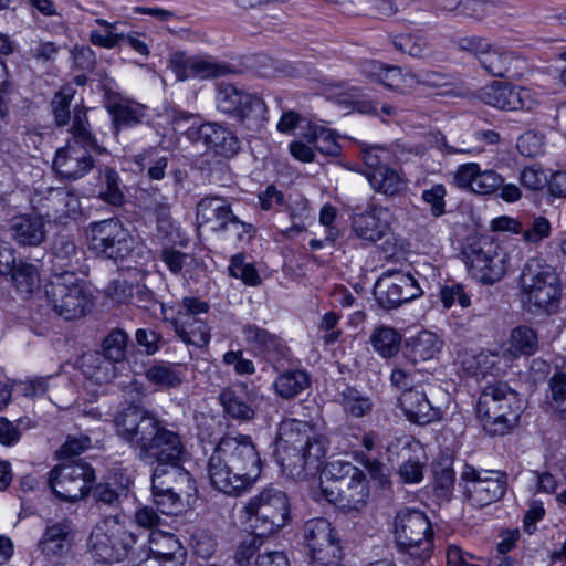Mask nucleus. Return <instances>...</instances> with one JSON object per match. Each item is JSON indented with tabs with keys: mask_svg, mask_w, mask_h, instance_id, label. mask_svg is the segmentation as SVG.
<instances>
[{
	"mask_svg": "<svg viewBox=\"0 0 566 566\" xmlns=\"http://www.w3.org/2000/svg\"><path fill=\"white\" fill-rule=\"evenodd\" d=\"M279 462L292 476L303 478L307 471H317L326 455V439L313 427L297 419L280 423L276 438Z\"/></svg>",
	"mask_w": 566,
	"mask_h": 566,
	"instance_id": "obj_1",
	"label": "nucleus"
},
{
	"mask_svg": "<svg viewBox=\"0 0 566 566\" xmlns=\"http://www.w3.org/2000/svg\"><path fill=\"white\" fill-rule=\"evenodd\" d=\"M70 138L66 145L56 150L53 161L54 170L69 180L84 177L94 167L90 150L98 154L104 151L91 130L87 109L83 105L73 108L72 125L69 127Z\"/></svg>",
	"mask_w": 566,
	"mask_h": 566,
	"instance_id": "obj_2",
	"label": "nucleus"
},
{
	"mask_svg": "<svg viewBox=\"0 0 566 566\" xmlns=\"http://www.w3.org/2000/svg\"><path fill=\"white\" fill-rule=\"evenodd\" d=\"M523 410L520 394L504 381L488 384L476 403L478 418L490 436L510 433L518 424Z\"/></svg>",
	"mask_w": 566,
	"mask_h": 566,
	"instance_id": "obj_3",
	"label": "nucleus"
},
{
	"mask_svg": "<svg viewBox=\"0 0 566 566\" xmlns=\"http://www.w3.org/2000/svg\"><path fill=\"white\" fill-rule=\"evenodd\" d=\"M245 437L222 439L216 452L209 459L208 474L214 489L238 496L248 485L245 470Z\"/></svg>",
	"mask_w": 566,
	"mask_h": 566,
	"instance_id": "obj_4",
	"label": "nucleus"
},
{
	"mask_svg": "<svg viewBox=\"0 0 566 566\" xmlns=\"http://www.w3.org/2000/svg\"><path fill=\"white\" fill-rule=\"evenodd\" d=\"M290 518L286 494L269 484L250 497V549L282 528Z\"/></svg>",
	"mask_w": 566,
	"mask_h": 566,
	"instance_id": "obj_5",
	"label": "nucleus"
},
{
	"mask_svg": "<svg viewBox=\"0 0 566 566\" xmlns=\"http://www.w3.org/2000/svg\"><path fill=\"white\" fill-rule=\"evenodd\" d=\"M331 480L322 485L325 499L336 506L359 511L369 496V488L365 473L349 462L329 464Z\"/></svg>",
	"mask_w": 566,
	"mask_h": 566,
	"instance_id": "obj_6",
	"label": "nucleus"
},
{
	"mask_svg": "<svg viewBox=\"0 0 566 566\" xmlns=\"http://www.w3.org/2000/svg\"><path fill=\"white\" fill-rule=\"evenodd\" d=\"M44 293L54 314L65 321L84 316L90 304L85 282L69 270L52 273L44 286Z\"/></svg>",
	"mask_w": 566,
	"mask_h": 566,
	"instance_id": "obj_7",
	"label": "nucleus"
},
{
	"mask_svg": "<svg viewBox=\"0 0 566 566\" xmlns=\"http://www.w3.org/2000/svg\"><path fill=\"white\" fill-rule=\"evenodd\" d=\"M520 283L522 296L530 306L548 312L559 302L558 275L555 269L543 259L527 260L523 266Z\"/></svg>",
	"mask_w": 566,
	"mask_h": 566,
	"instance_id": "obj_8",
	"label": "nucleus"
},
{
	"mask_svg": "<svg viewBox=\"0 0 566 566\" xmlns=\"http://www.w3.org/2000/svg\"><path fill=\"white\" fill-rule=\"evenodd\" d=\"M394 534L400 551L420 560L430 557L433 534L428 517L421 511L399 510L394 520Z\"/></svg>",
	"mask_w": 566,
	"mask_h": 566,
	"instance_id": "obj_9",
	"label": "nucleus"
},
{
	"mask_svg": "<svg viewBox=\"0 0 566 566\" xmlns=\"http://www.w3.org/2000/svg\"><path fill=\"white\" fill-rule=\"evenodd\" d=\"M465 263L472 275L485 284L499 282L509 268L505 249L490 237H481L463 251Z\"/></svg>",
	"mask_w": 566,
	"mask_h": 566,
	"instance_id": "obj_10",
	"label": "nucleus"
},
{
	"mask_svg": "<svg viewBox=\"0 0 566 566\" xmlns=\"http://www.w3.org/2000/svg\"><path fill=\"white\" fill-rule=\"evenodd\" d=\"M136 543L134 533L115 517H107L97 523L88 537V548L93 557L103 563L123 560Z\"/></svg>",
	"mask_w": 566,
	"mask_h": 566,
	"instance_id": "obj_11",
	"label": "nucleus"
},
{
	"mask_svg": "<svg viewBox=\"0 0 566 566\" xmlns=\"http://www.w3.org/2000/svg\"><path fill=\"white\" fill-rule=\"evenodd\" d=\"M361 159L365 164L364 175L371 188L387 197L401 195L408 187V179L401 169L389 165L391 153L380 146L361 149Z\"/></svg>",
	"mask_w": 566,
	"mask_h": 566,
	"instance_id": "obj_12",
	"label": "nucleus"
},
{
	"mask_svg": "<svg viewBox=\"0 0 566 566\" xmlns=\"http://www.w3.org/2000/svg\"><path fill=\"white\" fill-rule=\"evenodd\" d=\"M94 481V469L82 460L54 467L48 479L54 495L65 502L83 500L92 491Z\"/></svg>",
	"mask_w": 566,
	"mask_h": 566,
	"instance_id": "obj_13",
	"label": "nucleus"
},
{
	"mask_svg": "<svg viewBox=\"0 0 566 566\" xmlns=\"http://www.w3.org/2000/svg\"><path fill=\"white\" fill-rule=\"evenodd\" d=\"M161 421L148 410L130 405L119 410L114 418L116 434L140 455L156 434Z\"/></svg>",
	"mask_w": 566,
	"mask_h": 566,
	"instance_id": "obj_14",
	"label": "nucleus"
},
{
	"mask_svg": "<svg viewBox=\"0 0 566 566\" xmlns=\"http://www.w3.org/2000/svg\"><path fill=\"white\" fill-rule=\"evenodd\" d=\"M90 249L97 255L124 260L133 251V238L118 219L92 222L88 227Z\"/></svg>",
	"mask_w": 566,
	"mask_h": 566,
	"instance_id": "obj_15",
	"label": "nucleus"
},
{
	"mask_svg": "<svg viewBox=\"0 0 566 566\" xmlns=\"http://www.w3.org/2000/svg\"><path fill=\"white\" fill-rule=\"evenodd\" d=\"M462 50L475 55L486 73L495 77H513L516 75L520 57L515 52L493 45L488 39L468 36L460 41Z\"/></svg>",
	"mask_w": 566,
	"mask_h": 566,
	"instance_id": "obj_16",
	"label": "nucleus"
},
{
	"mask_svg": "<svg viewBox=\"0 0 566 566\" xmlns=\"http://www.w3.org/2000/svg\"><path fill=\"white\" fill-rule=\"evenodd\" d=\"M464 493L474 506L483 507L501 500L507 489V475L502 471L476 470L467 465L462 472Z\"/></svg>",
	"mask_w": 566,
	"mask_h": 566,
	"instance_id": "obj_17",
	"label": "nucleus"
},
{
	"mask_svg": "<svg viewBox=\"0 0 566 566\" xmlns=\"http://www.w3.org/2000/svg\"><path fill=\"white\" fill-rule=\"evenodd\" d=\"M423 294L418 280L411 273L387 271L377 280L374 295L380 307L398 308Z\"/></svg>",
	"mask_w": 566,
	"mask_h": 566,
	"instance_id": "obj_18",
	"label": "nucleus"
},
{
	"mask_svg": "<svg viewBox=\"0 0 566 566\" xmlns=\"http://www.w3.org/2000/svg\"><path fill=\"white\" fill-rule=\"evenodd\" d=\"M129 342L128 334L120 328H113L102 342L104 359L97 355L85 357L95 368L90 377L98 384L109 382L116 376V363L124 361Z\"/></svg>",
	"mask_w": 566,
	"mask_h": 566,
	"instance_id": "obj_19",
	"label": "nucleus"
},
{
	"mask_svg": "<svg viewBox=\"0 0 566 566\" xmlns=\"http://www.w3.org/2000/svg\"><path fill=\"white\" fill-rule=\"evenodd\" d=\"M31 203L40 214L59 223H65L67 219L75 218L80 212L78 197L62 187L36 190L31 198Z\"/></svg>",
	"mask_w": 566,
	"mask_h": 566,
	"instance_id": "obj_20",
	"label": "nucleus"
},
{
	"mask_svg": "<svg viewBox=\"0 0 566 566\" xmlns=\"http://www.w3.org/2000/svg\"><path fill=\"white\" fill-rule=\"evenodd\" d=\"M156 431L138 458L147 463H157L163 467L181 463L186 449L180 436L166 428L163 422Z\"/></svg>",
	"mask_w": 566,
	"mask_h": 566,
	"instance_id": "obj_21",
	"label": "nucleus"
},
{
	"mask_svg": "<svg viewBox=\"0 0 566 566\" xmlns=\"http://www.w3.org/2000/svg\"><path fill=\"white\" fill-rule=\"evenodd\" d=\"M197 222L199 226H209L213 231L223 230L230 224L238 230V240L247 232L245 223L241 222L226 200L219 197H207L198 202Z\"/></svg>",
	"mask_w": 566,
	"mask_h": 566,
	"instance_id": "obj_22",
	"label": "nucleus"
},
{
	"mask_svg": "<svg viewBox=\"0 0 566 566\" xmlns=\"http://www.w3.org/2000/svg\"><path fill=\"white\" fill-rule=\"evenodd\" d=\"M169 64L179 81H186L190 77L209 80L226 75L230 71L226 64L217 63L207 57H188L180 51L171 55Z\"/></svg>",
	"mask_w": 566,
	"mask_h": 566,
	"instance_id": "obj_23",
	"label": "nucleus"
},
{
	"mask_svg": "<svg viewBox=\"0 0 566 566\" xmlns=\"http://www.w3.org/2000/svg\"><path fill=\"white\" fill-rule=\"evenodd\" d=\"M391 221L392 214L388 208L371 206L354 217L352 227L359 239L376 242L390 232Z\"/></svg>",
	"mask_w": 566,
	"mask_h": 566,
	"instance_id": "obj_24",
	"label": "nucleus"
},
{
	"mask_svg": "<svg viewBox=\"0 0 566 566\" xmlns=\"http://www.w3.org/2000/svg\"><path fill=\"white\" fill-rule=\"evenodd\" d=\"M187 137L224 157L233 156L239 148L235 136L216 123H206L197 128H190L187 132Z\"/></svg>",
	"mask_w": 566,
	"mask_h": 566,
	"instance_id": "obj_25",
	"label": "nucleus"
},
{
	"mask_svg": "<svg viewBox=\"0 0 566 566\" xmlns=\"http://www.w3.org/2000/svg\"><path fill=\"white\" fill-rule=\"evenodd\" d=\"M400 406L410 421L421 426L437 421L442 416L441 409L432 406L419 386L402 391Z\"/></svg>",
	"mask_w": 566,
	"mask_h": 566,
	"instance_id": "obj_26",
	"label": "nucleus"
},
{
	"mask_svg": "<svg viewBox=\"0 0 566 566\" xmlns=\"http://www.w3.org/2000/svg\"><path fill=\"white\" fill-rule=\"evenodd\" d=\"M160 479L159 473L151 479L153 501L157 510L166 515H177L185 510L189 500L186 495L174 492V488L169 483Z\"/></svg>",
	"mask_w": 566,
	"mask_h": 566,
	"instance_id": "obj_27",
	"label": "nucleus"
},
{
	"mask_svg": "<svg viewBox=\"0 0 566 566\" xmlns=\"http://www.w3.org/2000/svg\"><path fill=\"white\" fill-rule=\"evenodd\" d=\"M481 98L488 105L505 111H516L524 106L522 91L506 83L494 82L482 91Z\"/></svg>",
	"mask_w": 566,
	"mask_h": 566,
	"instance_id": "obj_28",
	"label": "nucleus"
},
{
	"mask_svg": "<svg viewBox=\"0 0 566 566\" xmlns=\"http://www.w3.org/2000/svg\"><path fill=\"white\" fill-rule=\"evenodd\" d=\"M11 233L21 245L36 247L46 235L44 223L39 216H19L12 219Z\"/></svg>",
	"mask_w": 566,
	"mask_h": 566,
	"instance_id": "obj_29",
	"label": "nucleus"
},
{
	"mask_svg": "<svg viewBox=\"0 0 566 566\" xmlns=\"http://www.w3.org/2000/svg\"><path fill=\"white\" fill-rule=\"evenodd\" d=\"M217 105L222 113L233 115L243 122L248 105L244 88L232 83L221 82L218 85Z\"/></svg>",
	"mask_w": 566,
	"mask_h": 566,
	"instance_id": "obj_30",
	"label": "nucleus"
},
{
	"mask_svg": "<svg viewBox=\"0 0 566 566\" xmlns=\"http://www.w3.org/2000/svg\"><path fill=\"white\" fill-rule=\"evenodd\" d=\"M106 108L113 116L115 134L122 128L139 124L144 117V107L127 99L109 98Z\"/></svg>",
	"mask_w": 566,
	"mask_h": 566,
	"instance_id": "obj_31",
	"label": "nucleus"
},
{
	"mask_svg": "<svg viewBox=\"0 0 566 566\" xmlns=\"http://www.w3.org/2000/svg\"><path fill=\"white\" fill-rule=\"evenodd\" d=\"M149 553L163 557L165 560H178L184 566L185 551L179 539L169 533L151 532L149 536Z\"/></svg>",
	"mask_w": 566,
	"mask_h": 566,
	"instance_id": "obj_32",
	"label": "nucleus"
},
{
	"mask_svg": "<svg viewBox=\"0 0 566 566\" xmlns=\"http://www.w3.org/2000/svg\"><path fill=\"white\" fill-rule=\"evenodd\" d=\"M157 473H159L161 480L167 481L168 479V481H170L169 483L174 488V492L177 491L186 495L187 499L196 494L197 488L195 480L188 471L181 468L180 463L167 467L157 465L154 469L151 479H155Z\"/></svg>",
	"mask_w": 566,
	"mask_h": 566,
	"instance_id": "obj_33",
	"label": "nucleus"
},
{
	"mask_svg": "<svg viewBox=\"0 0 566 566\" xmlns=\"http://www.w3.org/2000/svg\"><path fill=\"white\" fill-rule=\"evenodd\" d=\"M311 385L310 376L301 369H291L282 373L274 382L275 392L284 398L291 399L298 396Z\"/></svg>",
	"mask_w": 566,
	"mask_h": 566,
	"instance_id": "obj_34",
	"label": "nucleus"
},
{
	"mask_svg": "<svg viewBox=\"0 0 566 566\" xmlns=\"http://www.w3.org/2000/svg\"><path fill=\"white\" fill-rule=\"evenodd\" d=\"M441 348L437 335L431 332H421L407 343V356L412 363L432 359Z\"/></svg>",
	"mask_w": 566,
	"mask_h": 566,
	"instance_id": "obj_35",
	"label": "nucleus"
},
{
	"mask_svg": "<svg viewBox=\"0 0 566 566\" xmlns=\"http://www.w3.org/2000/svg\"><path fill=\"white\" fill-rule=\"evenodd\" d=\"M336 400L347 413L355 418L364 417L373 408L369 397L346 384L338 388Z\"/></svg>",
	"mask_w": 566,
	"mask_h": 566,
	"instance_id": "obj_36",
	"label": "nucleus"
},
{
	"mask_svg": "<svg viewBox=\"0 0 566 566\" xmlns=\"http://www.w3.org/2000/svg\"><path fill=\"white\" fill-rule=\"evenodd\" d=\"M537 348L538 337L536 332L530 326L522 325L512 329L505 353H509L512 357L531 356L536 353Z\"/></svg>",
	"mask_w": 566,
	"mask_h": 566,
	"instance_id": "obj_37",
	"label": "nucleus"
},
{
	"mask_svg": "<svg viewBox=\"0 0 566 566\" xmlns=\"http://www.w3.org/2000/svg\"><path fill=\"white\" fill-rule=\"evenodd\" d=\"M71 528L65 523L48 526L39 542V548L46 555H57L65 552L70 545Z\"/></svg>",
	"mask_w": 566,
	"mask_h": 566,
	"instance_id": "obj_38",
	"label": "nucleus"
},
{
	"mask_svg": "<svg viewBox=\"0 0 566 566\" xmlns=\"http://www.w3.org/2000/svg\"><path fill=\"white\" fill-rule=\"evenodd\" d=\"M303 136L325 156L337 157L342 153V147L338 144L334 132L326 127L311 124L307 126Z\"/></svg>",
	"mask_w": 566,
	"mask_h": 566,
	"instance_id": "obj_39",
	"label": "nucleus"
},
{
	"mask_svg": "<svg viewBox=\"0 0 566 566\" xmlns=\"http://www.w3.org/2000/svg\"><path fill=\"white\" fill-rule=\"evenodd\" d=\"M174 325L176 333L185 343L202 346L208 344L210 339V333L206 322L198 317L176 319Z\"/></svg>",
	"mask_w": 566,
	"mask_h": 566,
	"instance_id": "obj_40",
	"label": "nucleus"
},
{
	"mask_svg": "<svg viewBox=\"0 0 566 566\" xmlns=\"http://www.w3.org/2000/svg\"><path fill=\"white\" fill-rule=\"evenodd\" d=\"M148 381L163 389L176 388L182 382V374L177 365L158 361L145 373Z\"/></svg>",
	"mask_w": 566,
	"mask_h": 566,
	"instance_id": "obj_41",
	"label": "nucleus"
},
{
	"mask_svg": "<svg viewBox=\"0 0 566 566\" xmlns=\"http://www.w3.org/2000/svg\"><path fill=\"white\" fill-rule=\"evenodd\" d=\"M52 255L56 269L66 268V270L75 272V266L80 263L83 252L69 238L59 237L54 241Z\"/></svg>",
	"mask_w": 566,
	"mask_h": 566,
	"instance_id": "obj_42",
	"label": "nucleus"
},
{
	"mask_svg": "<svg viewBox=\"0 0 566 566\" xmlns=\"http://www.w3.org/2000/svg\"><path fill=\"white\" fill-rule=\"evenodd\" d=\"M401 336L392 327L378 326L370 335V344L375 352L384 358L395 356L400 347Z\"/></svg>",
	"mask_w": 566,
	"mask_h": 566,
	"instance_id": "obj_43",
	"label": "nucleus"
},
{
	"mask_svg": "<svg viewBox=\"0 0 566 566\" xmlns=\"http://www.w3.org/2000/svg\"><path fill=\"white\" fill-rule=\"evenodd\" d=\"M12 282L17 291L23 296L32 295L40 287V273L38 268L29 263L12 266Z\"/></svg>",
	"mask_w": 566,
	"mask_h": 566,
	"instance_id": "obj_44",
	"label": "nucleus"
},
{
	"mask_svg": "<svg viewBox=\"0 0 566 566\" xmlns=\"http://www.w3.org/2000/svg\"><path fill=\"white\" fill-rule=\"evenodd\" d=\"M547 407L560 419H566V374L555 373L548 380Z\"/></svg>",
	"mask_w": 566,
	"mask_h": 566,
	"instance_id": "obj_45",
	"label": "nucleus"
},
{
	"mask_svg": "<svg viewBox=\"0 0 566 566\" xmlns=\"http://www.w3.org/2000/svg\"><path fill=\"white\" fill-rule=\"evenodd\" d=\"M146 209L156 217L157 230L165 237L169 235L174 229L170 213V203L161 193L154 191Z\"/></svg>",
	"mask_w": 566,
	"mask_h": 566,
	"instance_id": "obj_46",
	"label": "nucleus"
},
{
	"mask_svg": "<svg viewBox=\"0 0 566 566\" xmlns=\"http://www.w3.org/2000/svg\"><path fill=\"white\" fill-rule=\"evenodd\" d=\"M303 533L308 548L337 538L331 523L322 517L307 521L304 524Z\"/></svg>",
	"mask_w": 566,
	"mask_h": 566,
	"instance_id": "obj_47",
	"label": "nucleus"
},
{
	"mask_svg": "<svg viewBox=\"0 0 566 566\" xmlns=\"http://www.w3.org/2000/svg\"><path fill=\"white\" fill-rule=\"evenodd\" d=\"M279 340L274 335L269 332L250 327V353L254 355H262L264 360L268 361L279 353ZM266 366V363H264Z\"/></svg>",
	"mask_w": 566,
	"mask_h": 566,
	"instance_id": "obj_48",
	"label": "nucleus"
},
{
	"mask_svg": "<svg viewBox=\"0 0 566 566\" xmlns=\"http://www.w3.org/2000/svg\"><path fill=\"white\" fill-rule=\"evenodd\" d=\"M411 80L410 72L402 73L401 67L384 63L379 78H376L375 82L384 85L388 90L406 93L411 90Z\"/></svg>",
	"mask_w": 566,
	"mask_h": 566,
	"instance_id": "obj_49",
	"label": "nucleus"
},
{
	"mask_svg": "<svg viewBox=\"0 0 566 566\" xmlns=\"http://www.w3.org/2000/svg\"><path fill=\"white\" fill-rule=\"evenodd\" d=\"M411 80L410 72L402 73L401 67L384 63L379 78H376L375 82L384 85L388 90L406 93L411 90Z\"/></svg>",
	"mask_w": 566,
	"mask_h": 566,
	"instance_id": "obj_50",
	"label": "nucleus"
},
{
	"mask_svg": "<svg viewBox=\"0 0 566 566\" xmlns=\"http://www.w3.org/2000/svg\"><path fill=\"white\" fill-rule=\"evenodd\" d=\"M75 90L71 86L62 87L51 102L52 114L56 126L64 127L72 125L73 115L71 116L70 106L74 98Z\"/></svg>",
	"mask_w": 566,
	"mask_h": 566,
	"instance_id": "obj_51",
	"label": "nucleus"
},
{
	"mask_svg": "<svg viewBox=\"0 0 566 566\" xmlns=\"http://www.w3.org/2000/svg\"><path fill=\"white\" fill-rule=\"evenodd\" d=\"M95 23L102 27L104 32L92 30L90 32V41L92 44L105 49H113L118 46L119 42L124 40L125 33L117 32L119 21L111 23L104 19H96Z\"/></svg>",
	"mask_w": 566,
	"mask_h": 566,
	"instance_id": "obj_52",
	"label": "nucleus"
},
{
	"mask_svg": "<svg viewBox=\"0 0 566 566\" xmlns=\"http://www.w3.org/2000/svg\"><path fill=\"white\" fill-rule=\"evenodd\" d=\"M312 566H339L342 548L338 538L310 548Z\"/></svg>",
	"mask_w": 566,
	"mask_h": 566,
	"instance_id": "obj_53",
	"label": "nucleus"
},
{
	"mask_svg": "<svg viewBox=\"0 0 566 566\" xmlns=\"http://www.w3.org/2000/svg\"><path fill=\"white\" fill-rule=\"evenodd\" d=\"M392 44L396 50L412 57H422L427 48L426 39L412 34L396 35L392 38Z\"/></svg>",
	"mask_w": 566,
	"mask_h": 566,
	"instance_id": "obj_54",
	"label": "nucleus"
},
{
	"mask_svg": "<svg viewBox=\"0 0 566 566\" xmlns=\"http://www.w3.org/2000/svg\"><path fill=\"white\" fill-rule=\"evenodd\" d=\"M447 189L442 184H436L429 189H424L421 199L430 206V213L439 218L446 213Z\"/></svg>",
	"mask_w": 566,
	"mask_h": 566,
	"instance_id": "obj_55",
	"label": "nucleus"
},
{
	"mask_svg": "<svg viewBox=\"0 0 566 566\" xmlns=\"http://www.w3.org/2000/svg\"><path fill=\"white\" fill-rule=\"evenodd\" d=\"M521 234L527 243H539L551 235V222L545 217H535L527 224V228L523 227Z\"/></svg>",
	"mask_w": 566,
	"mask_h": 566,
	"instance_id": "obj_56",
	"label": "nucleus"
},
{
	"mask_svg": "<svg viewBox=\"0 0 566 566\" xmlns=\"http://www.w3.org/2000/svg\"><path fill=\"white\" fill-rule=\"evenodd\" d=\"M440 300L446 308H450L455 303L463 308L471 305L470 296L465 293L464 286L459 283L444 285L440 290Z\"/></svg>",
	"mask_w": 566,
	"mask_h": 566,
	"instance_id": "obj_57",
	"label": "nucleus"
},
{
	"mask_svg": "<svg viewBox=\"0 0 566 566\" xmlns=\"http://www.w3.org/2000/svg\"><path fill=\"white\" fill-rule=\"evenodd\" d=\"M503 185V178L494 170H479L472 191L480 195H490L495 192Z\"/></svg>",
	"mask_w": 566,
	"mask_h": 566,
	"instance_id": "obj_58",
	"label": "nucleus"
},
{
	"mask_svg": "<svg viewBox=\"0 0 566 566\" xmlns=\"http://www.w3.org/2000/svg\"><path fill=\"white\" fill-rule=\"evenodd\" d=\"M135 342L142 348V353L147 356L155 355L163 346L161 336L150 328H138L135 332Z\"/></svg>",
	"mask_w": 566,
	"mask_h": 566,
	"instance_id": "obj_59",
	"label": "nucleus"
},
{
	"mask_svg": "<svg viewBox=\"0 0 566 566\" xmlns=\"http://www.w3.org/2000/svg\"><path fill=\"white\" fill-rule=\"evenodd\" d=\"M220 402L224 411L233 418L245 419L248 406L244 400L232 389H226L220 395Z\"/></svg>",
	"mask_w": 566,
	"mask_h": 566,
	"instance_id": "obj_60",
	"label": "nucleus"
},
{
	"mask_svg": "<svg viewBox=\"0 0 566 566\" xmlns=\"http://www.w3.org/2000/svg\"><path fill=\"white\" fill-rule=\"evenodd\" d=\"M104 180L106 189L101 192V198L113 206L122 205L124 195L119 189L118 174L114 169L106 168L104 171Z\"/></svg>",
	"mask_w": 566,
	"mask_h": 566,
	"instance_id": "obj_61",
	"label": "nucleus"
},
{
	"mask_svg": "<svg viewBox=\"0 0 566 566\" xmlns=\"http://www.w3.org/2000/svg\"><path fill=\"white\" fill-rule=\"evenodd\" d=\"M134 284L126 280H113L104 290L105 296L116 303H127L134 298Z\"/></svg>",
	"mask_w": 566,
	"mask_h": 566,
	"instance_id": "obj_62",
	"label": "nucleus"
},
{
	"mask_svg": "<svg viewBox=\"0 0 566 566\" xmlns=\"http://www.w3.org/2000/svg\"><path fill=\"white\" fill-rule=\"evenodd\" d=\"M520 181L525 188L536 191L547 186L548 178L543 167L533 165L521 171Z\"/></svg>",
	"mask_w": 566,
	"mask_h": 566,
	"instance_id": "obj_63",
	"label": "nucleus"
},
{
	"mask_svg": "<svg viewBox=\"0 0 566 566\" xmlns=\"http://www.w3.org/2000/svg\"><path fill=\"white\" fill-rule=\"evenodd\" d=\"M92 447V439L87 434L67 436L61 446L59 454L61 458H72L81 454Z\"/></svg>",
	"mask_w": 566,
	"mask_h": 566,
	"instance_id": "obj_64",
	"label": "nucleus"
}]
</instances>
